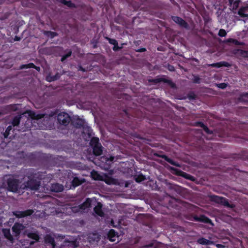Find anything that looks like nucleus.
<instances>
[{
	"label": "nucleus",
	"mask_w": 248,
	"mask_h": 248,
	"mask_svg": "<svg viewBox=\"0 0 248 248\" xmlns=\"http://www.w3.org/2000/svg\"><path fill=\"white\" fill-rule=\"evenodd\" d=\"M28 236L35 240L36 241H37L39 238L38 235L35 233H29L28 234Z\"/></svg>",
	"instance_id": "a878e982"
},
{
	"label": "nucleus",
	"mask_w": 248,
	"mask_h": 248,
	"mask_svg": "<svg viewBox=\"0 0 248 248\" xmlns=\"http://www.w3.org/2000/svg\"><path fill=\"white\" fill-rule=\"evenodd\" d=\"M33 213L32 210L29 209L24 211H15L13 212V214L17 217L20 218L30 216Z\"/></svg>",
	"instance_id": "0eeeda50"
},
{
	"label": "nucleus",
	"mask_w": 248,
	"mask_h": 248,
	"mask_svg": "<svg viewBox=\"0 0 248 248\" xmlns=\"http://www.w3.org/2000/svg\"><path fill=\"white\" fill-rule=\"evenodd\" d=\"M71 54V52H69L68 54H67L66 55H65V56H63L62 58V61H64L67 57H69Z\"/></svg>",
	"instance_id": "c756f323"
},
{
	"label": "nucleus",
	"mask_w": 248,
	"mask_h": 248,
	"mask_svg": "<svg viewBox=\"0 0 248 248\" xmlns=\"http://www.w3.org/2000/svg\"><path fill=\"white\" fill-rule=\"evenodd\" d=\"M226 35V31L223 29H220L218 32V35L221 37L225 36Z\"/></svg>",
	"instance_id": "cd10ccee"
},
{
	"label": "nucleus",
	"mask_w": 248,
	"mask_h": 248,
	"mask_svg": "<svg viewBox=\"0 0 248 248\" xmlns=\"http://www.w3.org/2000/svg\"><path fill=\"white\" fill-rule=\"evenodd\" d=\"M3 233L5 236V237L9 240L10 241L12 242L13 241V237L10 233V231L9 229H3Z\"/></svg>",
	"instance_id": "dca6fc26"
},
{
	"label": "nucleus",
	"mask_w": 248,
	"mask_h": 248,
	"mask_svg": "<svg viewBox=\"0 0 248 248\" xmlns=\"http://www.w3.org/2000/svg\"><path fill=\"white\" fill-rule=\"evenodd\" d=\"M44 34L48 37L51 38H53L54 36H56L57 34L55 32L49 31H44Z\"/></svg>",
	"instance_id": "4be33fe9"
},
{
	"label": "nucleus",
	"mask_w": 248,
	"mask_h": 248,
	"mask_svg": "<svg viewBox=\"0 0 248 248\" xmlns=\"http://www.w3.org/2000/svg\"><path fill=\"white\" fill-rule=\"evenodd\" d=\"M108 40H109V43L110 44H112L114 46L113 47L114 50H117L118 49H119V47L117 46L118 43H117V42L116 41V40H115V39H109Z\"/></svg>",
	"instance_id": "aec40b11"
},
{
	"label": "nucleus",
	"mask_w": 248,
	"mask_h": 248,
	"mask_svg": "<svg viewBox=\"0 0 248 248\" xmlns=\"http://www.w3.org/2000/svg\"><path fill=\"white\" fill-rule=\"evenodd\" d=\"M98 141V139L93 138L91 141L92 145H93V152L95 155H100L102 152V146Z\"/></svg>",
	"instance_id": "20e7f679"
},
{
	"label": "nucleus",
	"mask_w": 248,
	"mask_h": 248,
	"mask_svg": "<svg viewBox=\"0 0 248 248\" xmlns=\"http://www.w3.org/2000/svg\"><path fill=\"white\" fill-rule=\"evenodd\" d=\"M144 179H145V178L143 176H139V177L136 178V181L138 182H141V181H143Z\"/></svg>",
	"instance_id": "c85d7f7f"
},
{
	"label": "nucleus",
	"mask_w": 248,
	"mask_h": 248,
	"mask_svg": "<svg viewBox=\"0 0 248 248\" xmlns=\"http://www.w3.org/2000/svg\"><path fill=\"white\" fill-rule=\"evenodd\" d=\"M45 242L46 243H49L52 246V248H54L55 243L54 238L50 234L46 235L45 238Z\"/></svg>",
	"instance_id": "ddd939ff"
},
{
	"label": "nucleus",
	"mask_w": 248,
	"mask_h": 248,
	"mask_svg": "<svg viewBox=\"0 0 248 248\" xmlns=\"http://www.w3.org/2000/svg\"><path fill=\"white\" fill-rule=\"evenodd\" d=\"M59 77L58 74L56 75L54 77H52L50 75H49L46 77V79L47 81H48L49 82H51V81L56 80Z\"/></svg>",
	"instance_id": "5701e85b"
},
{
	"label": "nucleus",
	"mask_w": 248,
	"mask_h": 248,
	"mask_svg": "<svg viewBox=\"0 0 248 248\" xmlns=\"http://www.w3.org/2000/svg\"><path fill=\"white\" fill-rule=\"evenodd\" d=\"M92 177L95 180H103V176L99 174L97 171L93 170L91 172Z\"/></svg>",
	"instance_id": "2eb2a0df"
},
{
	"label": "nucleus",
	"mask_w": 248,
	"mask_h": 248,
	"mask_svg": "<svg viewBox=\"0 0 248 248\" xmlns=\"http://www.w3.org/2000/svg\"><path fill=\"white\" fill-rule=\"evenodd\" d=\"M17 109V106H15V108H14V110H16Z\"/></svg>",
	"instance_id": "58836bf2"
},
{
	"label": "nucleus",
	"mask_w": 248,
	"mask_h": 248,
	"mask_svg": "<svg viewBox=\"0 0 248 248\" xmlns=\"http://www.w3.org/2000/svg\"><path fill=\"white\" fill-rule=\"evenodd\" d=\"M219 244H217V247H218V248H219Z\"/></svg>",
	"instance_id": "a19ab883"
},
{
	"label": "nucleus",
	"mask_w": 248,
	"mask_h": 248,
	"mask_svg": "<svg viewBox=\"0 0 248 248\" xmlns=\"http://www.w3.org/2000/svg\"><path fill=\"white\" fill-rule=\"evenodd\" d=\"M233 43L236 45H239L241 44L240 43H239L238 41L236 40H233Z\"/></svg>",
	"instance_id": "72a5a7b5"
},
{
	"label": "nucleus",
	"mask_w": 248,
	"mask_h": 248,
	"mask_svg": "<svg viewBox=\"0 0 248 248\" xmlns=\"http://www.w3.org/2000/svg\"><path fill=\"white\" fill-rule=\"evenodd\" d=\"M82 183V181L80 180L78 178H74L72 181V184L74 187L77 186Z\"/></svg>",
	"instance_id": "412c9836"
},
{
	"label": "nucleus",
	"mask_w": 248,
	"mask_h": 248,
	"mask_svg": "<svg viewBox=\"0 0 248 248\" xmlns=\"http://www.w3.org/2000/svg\"><path fill=\"white\" fill-rule=\"evenodd\" d=\"M172 20L177 24L179 25L180 26L187 28L188 25L187 23L181 18L178 16H172Z\"/></svg>",
	"instance_id": "6e6552de"
},
{
	"label": "nucleus",
	"mask_w": 248,
	"mask_h": 248,
	"mask_svg": "<svg viewBox=\"0 0 248 248\" xmlns=\"http://www.w3.org/2000/svg\"><path fill=\"white\" fill-rule=\"evenodd\" d=\"M94 211L95 213L98 216L102 217L103 215V212L102 211V205L98 203L97 205L94 207Z\"/></svg>",
	"instance_id": "4468645a"
},
{
	"label": "nucleus",
	"mask_w": 248,
	"mask_h": 248,
	"mask_svg": "<svg viewBox=\"0 0 248 248\" xmlns=\"http://www.w3.org/2000/svg\"><path fill=\"white\" fill-rule=\"evenodd\" d=\"M105 181L107 184H108L109 185L113 184L114 182V180H112L111 179H110V178H108V179L105 180Z\"/></svg>",
	"instance_id": "7c9ffc66"
},
{
	"label": "nucleus",
	"mask_w": 248,
	"mask_h": 248,
	"mask_svg": "<svg viewBox=\"0 0 248 248\" xmlns=\"http://www.w3.org/2000/svg\"><path fill=\"white\" fill-rule=\"evenodd\" d=\"M91 200L88 199L83 204L78 206L73 207L71 209L73 212H82L89 208L91 205Z\"/></svg>",
	"instance_id": "7ed1b4c3"
},
{
	"label": "nucleus",
	"mask_w": 248,
	"mask_h": 248,
	"mask_svg": "<svg viewBox=\"0 0 248 248\" xmlns=\"http://www.w3.org/2000/svg\"><path fill=\"white\" fill-rule=\"evenodd\" d=\"M209 66L215 67H220L221 66L229 67L230 64L225 62H219L212 63L207 65Z\"/></svg>",
	"instance_id": "f8f14e48"
},
{
	"label": "nucleus",
	"mask_w": 248,
	"mask_h": 248,
	"mask_svg": "<svg viewBox=\"0 0 248 248\" xmlns=\"http://www.w3.org/2000/svg\"><path fill=\"white\" fill-rule=\"evenodd\" d=\"M58 120L60 124L66 125L70 122V118L67 113L61 112L58 115Z\"/></svg>",
	"instance_id": "423d86ee"
},
{
	"label": "nucleus",
	"mask_w": 248,
	"mask_h": 248,
	"mask_svg": "<svg viewBox=\"0 0 248 248\" xmlns=\"http://www.w3.org/2000/svg\"><path fill=\"white\" fill-rule=\"evenodd\" d=\"M163 157L167 161H168V162H169L172 165H175V166H178L179 167L180 165L177 164V163H176L175 162H174L172 160H171V159L168 158L167 156L164 155L163 156Z\"/></svg>",
	"instance_id": "393cba45"
},
{
	"label": "nucleus",
	"mask_w": 248,
	"mask_h": 248,
	"mask_svg": "<svg viewBox=\"0 0 248 248\" xmlns=\"http://www.w3.org/2000/svg\"><path fill=\"white\" fill-rule=\"evenodd\" d=\"M169 70H170V71H173L174 70V67L173 66H171L170 68H169Z\"/></svg>",
	"instance_id": "c9c22d12"
},
{
	"label": "nucleus",
	"mask_w": 248,
	"mask_h": 248,
	"mask_svg": "<svg viewBox=\"0 0 248 248\" xmlns=\"http://www.w3.org/2000/svg\"><path fill=\"white\" fill-rule=\"evenodd\" d=\"M25 116L28 118H31L32 119H39L43 117V115L40 114H36L33 111L31 110H27L25 112L22 113L20 116H16L13 119L12 124L14 126L17 125L20 121V119L22 117Z\"/></svg>",
	"instance_id": "f03ea898"
},
{
	"label": "nucleus",
	"mask_w": 248,
	"mask_h": 248,
	"mask_svg": "<svg viewBox=\"0 0 248 248\" xmlns=\"http://www.w3.org/2000/svg\"><path fill=\"white\" fill-rule=\"evenodd\" d=\"M151 246H147L146 247H151Z\"/></svg>",
	"instance_id": "79ce46f5"
},
{
	"label": "nucleus",
	"mask_w": 248,
	"mask_h": 248,
	"mask_svg": "<svg viewBox=\"0 0 248 248\" xmlns=\"http://www.w3.org/2000/svg\"><path fill=\"white\" fill-rule=\"evenodd\" d=\"M28 68H35L37 71L40 70V67L35 66L32 63H30L28 64L22 65L21 66V69Z\"/></svg>",
	"instance_id": "a211bd4d"
},
{
	"label": "nucleus",
	"mask_w": 248,
	"mask_h": 248,
	"mask_svg": "<svg viewBox=\"0 0 248 248\" xmlns=\"http://www.w3.org/2000/svg\"><path fill=\"white\" fill-rule=\"evenodd\" d=\"M195 219L196 220L200 221L205 223H210L211 222L209 219H208L207 217L204 216H201L200 217H196L195 218Z\"/></svg>",
	"instance_id": "6ab92c4d"
},
{
	"label": "nucleus",
	"mask_w": 248,
	"mask_h": 248,
	"mask_svg": "<svg viewBox=\"0 0 248 248\" xmlns=\"http://www.w3.org/2000/svg\"><path fill=\"white\" fill-rule=\"evenodd\" d=\"M217 86L221 89H224L227 86V84L225 83H220L217 85Z\"/></svg>",
	"instance_id": "2f4dec72"
},
{
	"label": "nucleus",
	"mask_w": 248,
	"mask_h": 248,
	"mask_svg": "<svg viewBox=\"0 0 248 248\" xmlns=\"http://www.w3.org/2000/svg\"><path fill=\"white\" fill-rule=\"evenodd\" d=\"M198 242L202 245H209L212 244L213 243L212 242L210 241V240H208L207 239H206L204 238H201L198 240Z\"/></svg>",
	"instance_id": "f3484780"
},
{
	"label": "nucleus",
	"mask_w": 248,
	"mask_h": 248,
	"mask_svg": "<svg viewBox=\"0 0 248 248\" xmlns=\"http://www.w3.org/2000/svg\"><path fill=\"white\" fill-rule=\"evenodd\" d=\"M233 40H234V39H229L228 40V42H230V43H233Z\"/></svg>",
	"instance_id": "f704fd0d"
},
{
	"label": "nucleus",
	"mask_w": 248,
	"mask_h": 248,
	"mask_svg": "<svg viewBox=\"0 0 248 248\" xmlns=\"http://www.w3.org/2000/svg\"><path fill=\"white\" fill-rule=\"evenodd\" d=\"M238 14L240 16H243V17H246V16H248V15L243 14L242 10H240L239 11Z\"/></svg>",
	"instance_id": "473e14b6"
},
{
	"label": "nucleus",
	"mask_w": 248,
	"mask_h": 248,
	"mask_svg": "<svg viewBox=\"0 0 248 248\" xmlns=\"http://www.w3.org/2000/svg\"><path fill=\"white\" fill-rule=\"evenodd\" d=\"M179 174L182 175L184 177L186 178V179H188L189 180H194L193 177L192 176H191L185 172L180 171V172H179Z\"/></svg>",
	"instance_id": "b1692460"
},
{
	"label": "nucleus",
	"mask_w": 248,
	"mask_h": 248,
	"mask_svg": "<svg viewBox=\"0 0 248 248\" xmlns=\"http://www.w3.org/2000/svg\"><path fill=\"white\" fill-rule=\"evenodd\" d=\"M11 128V126H9L8 128H7V130H10Z\"/></svg>",
	"instance_id": "4c0bfd02"
},
{
	"label": "nucleus",
	"mask_w": 248,
	"mask_h": 248,
	"mask_svg": "<svg viewBox=\"0 0 248 248\" xmlns=\"http://www.w3.org/2000/svg\"><path fill=\"white\" fill-rule=\"evenodd\" d=\"M200 124L201 126L203 128L206 133L208 134H211L212 133L209 131L208 128L206 126L204 125L203 124L200 123Z\"/></svg>",
	"instance_id": "bb28decb"
},
{
	"label": "nucleus",
	"mask_w": 248,
	"mask_h": 248,
	"mask_svg": "<svg viewBox=\"0 0 248 248\" xmlns=\"http://www.w3.org/2000/svg\"><path fill=\"white\" fill-rule=\"evenodd\" d=\"M108 237L110 241L115 242L118 240V235L113 230H111L108 233Z\"/></svg>",
	"instance_id": "9d476101"
},
{
	"label": "nucleus",
	"mask_w": 248,
	"mask_h": 248,
	"mask_svg": "<svg viewBox=\"0 0 248 248\" xmlns=\"http://www.w3.org/2000/svg\"><path fill=\"white\" fill-rule=\"evenodd\" d=\"M24 226L19 223H16L12 228L13 231L16 233V235H18L21 231L24 229Z\"/></svg>",
	"instance_id": "1a4fd4ad"
},
{
	"label": "nucleus",
	"mask_w": 248,
	"mask_h": 248,
	"mask_svg": "<svg viewBox=\"0 0 248 248\" xmlns=\"http://www.w3.org/2000/svg\"><path fill=\"white\" fill-rule=\"evenodd\" d=\"M211 200L212 201L217 203H220L223 205H224L225 206L230 207V208H233V206L232 205H230L228 202L224 198L219 197L217 196H211Z\"/></svg>",
	"instance_id": "39448f33"
},
{
	"label": "nucleus",
	"mask_w": 248,
	"mask_h": 248,
	"mask_svg": "<svg viewBox=\"0 0 248 248\" xmlns=\"http://www.w3.org/2000/svg\"><path fill=\"white\" fill-rule=\"evenodd\" d=\"M63 187L62 185L54 184L51 185V190L55 192H59L62 191Z\"/></svg>",
	"instance_id": "9b49d317"
},
{
	"label": "nucleus",
	"mask_w": 248,
	"mask_h": 248,
	"mask_svg": "<svg viewBox=\"0 0 248 248\" xmlns=\"http://www.w3.org/2000/svg\"><path fill=\"white\" fill-rule=\"evenodd\" d=\"M5 179L7 181L8 189L13 192H17L19 189H24L25 188L36 190L38 189L39 186L38 184L32 185V182L31 181L28 182L27 185H20L17 180L12 175L6 176Z\"/></svg>",
	"instance_id": "f257e3e1"
},
{
	"label": "nucleus",
	"mask_w": 248,
	"mask_h": 248,
	"mask_svg": "<svg viewBox=\"0 0 248 248\" xmlns=\"http://www.w3.org/2000/svg\"><path fill=\"white\" fill-rule=\"evenodd\" d=\"M110 158H111V161H112L113 159V157H111Z\"/></svg>",
	"instance_id": "ea45409f"
},
{
	"label": "nucleus",
	"mask_w": 248,
	"mask_h": 248,
	"mask_svg": "<svg viewBox=\"0 0 248 248\" xmlns=\"http://www.w3.org/2000/svg\"><path fill=\"white\" fill-rule=\"evenodd\" d=\"M248 95V93H245L243 94V96H246Z\"/></svg>",
	"instance_id": "e433bc0d"
}]
</instances>
